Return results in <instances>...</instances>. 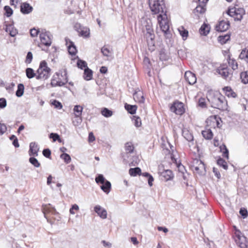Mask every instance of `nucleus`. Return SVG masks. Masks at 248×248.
<instances>
[{
    "mask_svg": "<svg viewBox=\"0 0 248 248\" xmlns=\"http://www.w3.org/2000/svg\"><path fill=\"white\" fill-rule=\"evenodd\" d=\"M132 121L134 125L136 127H139L141 125V121L140 117L137 116H133Z\"/></svg>",
    "mask_w": 248,
    "mask_h": 248,
    "instance_id": "4c0bfd02",
    "label": "nucleus"
},
{
    "mask_svg": "<svg viewBox=\"0 0 248 248\" xmlns=\"http://www.w3.org/2000/svg\"><path fill=\"white\" fill-rule=\"evenodd\" d=\"M29 162L35 167L38 168L40 166V164L38 160L34 157H31L29 158Z\"/></svg>",
    "mask_w": 248,
    "mask_h": 248,
    "instance_id": "603ef678",
    "label": "nucleus"
},
{
    "mask_svg": "<svg viewBox=\"0 0 248 248\" xmlns=\"http://www.w3.org/2000/svg\"><path fill=\"white\" fill-rule=\"evenodd\" d=\"M198 105H199V106H200V107H201L202 108H205L206 106L205 99L204 98H202V97L200 98L199 99Z\"/></svg>",
    "mask_w": 248,
    "mask_h": 248,
    "instance_id": "13d9d810",
    "label": "nucleus"
},
{
    "mask_svg": "<svg viewBox=\"0 0 248 248\" xmlns=\"http://www.w3.org/2000/svg\"><path fill=\"white\" fill-rule=\"evenodd\" d=\"M150 8L154 14H167L164 0H148Z\"/></svg>",
    "mask_w": 248,
    "mask_h": 248,
    "instance_id": "7ed1b4c3",
    "label": "nucleus"
},
{
    "mask_svg": "<svg viewBox=\"0 0 248 248\" xmlns=\"http://www.w3.org/2000/svg\"><path fill=\"white\" fill-rule=\"evenodd\" d=\"M200 32L202 35H207L210 31V27L209 25L203 23L200 29Z\"/></svg>",
    "mask_w": 248,
    "mask_h": 248,
    "instance_id": "cd10ccee",
    "label": "nucleus"
},
{
    "mask_svg": "<svg viewBox=\"0 0 248 248\" xmlns=\"http://www.w3.org/2000/svg\"><path fill=\"white\" fill-rule=\"evenodd\" d=\"M202 135L203 137L206 140H211L213 138V132L210 129L202 131Z\"/></svg>",
    "mask_w": 248,
    "mask_h": 248,
    "instance_id": "72a5a7b5",
    "label": "nucleus"
},
{
    "mask_svg": "<svg viewBox=\"0 0 248 248\" xmlns=\"http://www.w3.org/2000/svg\"><path fill=\"white\" fill-rule=\"evenodd\" d=\"M74 29L78 32L79 36L84 37H89L90 30L87 27H84L79 23H76L74 25Z\"/></svg>",
    "mask_w": 248,
    "mask_h": 248,
    "instance_id": "9d476101",
    "label": "nucleus"
},
{
    "mask_svg": "<svg viewBox=\"0 0 248 248\" xmlns=\"http://www.w3.org/2000/svg\"><path fill=\"white\" fill-rule=\"evenodd\" d=\"M228 60L230 66L233 70L238 68V64L234 59H231L230 57H229Z\"/></svg>",
    "mask_w": 248,
    "mask_h": 248,
    "instance_id": "37998d69",
    "label": "nucleus"
},
{
    "mask_svg": "<svg viewBox=\"0 0 248 248\" xmlns=\"http://www.w3.org/2000/svg\"><path fill=\"white\" fill-rule=\"evenodd\" d=\"M78 206L77 204H75L73 205L71 208L70 209V214L74 215L75 214V212L74 211V210H78Z\"/></svg>",
    "mask_w": 248,
    "mask_h": 248,
    "instance_id": "69168bd1",
    "label": "nucleus"
},
{
    "mask_svg": "<svg viewBox=\"0 0 248 248\" xmlns=\"http://www.w3.org/2000/svg\"><path fill=\"white\" fill-rule=\"evenodd\" d=\"M32 53L30 51L28 52L26 56V62L28 63H30L32 61Z\"/></svg>",
    "mask_w": 248,
    "mask_h": 248,
    "instance_id": "680f3d73",
    "label": "nucleus"
},
{
    "mask_svg": "<svg viewBox=\"0 0 248 248\" xmlns=\"http://www.w3.org/2000/svg\"><path fill=\"white\" fill-rule=\"evenodd\" d=\"M124 108L128 112L132 115L136 113L137 109V107L136 105H131L127 104H125Z\"/></svg>",
    "mask_w": 248,
    "mask_h": 248,
    "instance_id": "c756f323",
    "label": "nucleus"
},
{
    "mask_svg": "<svg viewBox=\"0 0 248 248\" xmlns=\"http://www.w3.org/2000/svg\"><path fill=\"white\" fill-rule=\"evenodd\" d=\"M39 31L34 28L30 30V34L32 37H35L37 35Z\"/></svg>",
    "mask_w": 248,
    "mask_h": 248,
    "instance_id": "338daca9",
    "label": "nucleus"
},
{
    "mask_svg": "<svg viewBox=\"0 0 248 248\" xmlns=\"http://www.w3.org/2000/svg\"><path fill=\"white\" fill-rule=\"evenodd\" d=\"M239 213L242 216L243 218H246L248 216V211L245 208H241L240 209Z\"/></svg>",
    "mask_w": 248,
    "mask_h": 248,
    "instance_id": "6e6d98bb",
    "label": "nucleus"
},
{
    "mask_svg": "<svg viewBox=\"0 0 248 248\" xmlns=\"http://www.w3.org/2000/svg\"><path fill=\"white\" fill-rule=\"evenodd\" d=\"M230 25V22L228 20H222L216 25V30L218 32H223L229 29Z\"/></svg>",
    "mask_w": 248,
    "mask_h": 248,
    "instance_id": "ddd939ff",
    "label": "nucleus"
},
{
    "mask_svg": "<svg viewBox=\"0 0 248 248\" xmlns=\"http://www.w3.org/2000/svg\"><path fill=\"white\" fill-rule=\"evenodd\" d=\"M230 39V34H226L224 35H219L218 37V41L221 44H224Z\"/></svg>",
    "mask_w": 248,
    "mask_h": 248,
    "instance_id": "473e14b6",
    "label": "nucleus"
},
{
    "mask_svg": "<svg viewBox=\"0 0 248 248\" xmlns=\"http://www.w3.org/2000/svg\"><path fill=\"white\" fill-rule=\"evenodd\" d=\"M50 71L51 69L47 66L46 62L43 61L40 63L39 68L37 70V75L31 68H27L26 69V74L27 78L30 79L35 77L37 79L46 80L50 77Z\"/></svg>",
    "mask_w": 248,
    "mask_h": 248,
    "instance_id": "f03ea898",
    "label": "nucleus"
},
{
    "mask_svg": "<svg viewBox=\"0 0 248 248\" xmlns=\"http://www.w3.org/2000/svg\"><path fill=\"white\" fill-rule=\"evenodd\" d=\"M205 6H203V5L198 4L194 10V13L196 14L197 13L201 14L204 13L206 10Z\"/></svg>",
    "mask_w": 248,
    "mask_h": 248,
    "instance_id": "e433bc0d",
    "label": "nucleus"
},
{
    "mask_svg": "<svg viewBox=\"0 0 248 248\" xmlns=\"http://www.w3.org/2000/svg\"><path fill=\"white\" fill-rule=\"evenodd\" d=\"M134 147L131 142H127L125 144V150L127 153H131L133 152Z\"/></svg>",
    "mask_w": 248,
    "mask_h": 248,
    "instance_id": "09e8293b",
    "label": "nucleus"
},
{
    "mask_svg": "<svg viewBox=\"0 0 248 248\" xmlns=\"http://www.w3.org/2000/svg\"><path fill=\"white\" fill-rule=\"evenodd\" d=\"M3 9L5 11V15L7 17H10L13 15V11L9 6H5Z\"/></svg>",
    "mask_w": 248,
    "mask_h": 248,
    "instance_id": "de8ad7c7",
    "label": "nucleus"
},
{
    "mask_svg": "<svg viewBox=\"0 0 248 248\" xmlns=\"http://www.w3.org/2000/svg\"><path fill=\"white\" fill-rule=\"evenodd\" d=\"M157 20L160 28L164 33L166 37L167 38H170L171 34L170 33V26L167 20V14H160L158 15L157 16Z\"/></svg>",
    "mask_w": 248,
    "mask_h": 248,
    "instance_id": "39448f33",
    "label": "nucleus"
},
{
    "mask_svg": "<svg viewBox=\"0 0 248 248\" xmlns=\"http://www.w3.org/2000/svg\"><path fill=\"white\" fill-rule=\"evenodd\" d=\"M195 172L198 173L200 175L205 174L206 172L205 164L204 163H202L201 164H200L198 166H196V168L194 169Z\"/></svg>",
    "mask_w": 248,
    "mask_h": 248,
    "instance_id": "a878e982",
    "label": "nucleus"
},
{
    "mask_svg": "<svg viewBox=\"0 0 248 248\" xmlns=\"http://www.w3.org/2000/svg\"><path fill=\"white\" fill-rule=\"evenodd\" d=\"M220 150L223 152V156L227 159L229 158V150L225 145H223V147H220Z\"/></svg>",
    "mask_w": 248,
    "mask_h": 248,
    "instance_id": "5fc2aeb1",
    "label": "nucleus"
},
{
    "mask_svg": "<svg viewBox=\"0 0 248 248\" xmlns=\"http://www.w3.org/2000/svg\"><path fill=\"white\" fill-rule=\"evenodd\" d=\"M52 36L49 32H41L40 34V39L41 43L38 46L41 48L42 50L47 52V49L42 47L44 45L46 46H49L52 43Z\"/></svg>",
    "mask_w": 248,
    "mask_h": 248,
    "instance_id": "423d86ee",
    "label": "nucleus"
},
{
    "mask_svg": "<svg viewBox=\"0 0 248 248\" xmlns=\"http://www.w3.org/2000/svg\"><path fill=\"white\" fill-rule=\"evenodd\" d=\"M43 155L46 158H50L51 156V151L48 149H45L43 151Z\"/></svg>",
    "mask_w": 248,
    "mask_h": 248,
    "instance_id": "052dcab7",
    "label": "nucleus"
},
{
    "mask_svg": "<svg viewBox=\"0 0 248 248\" xmlns=\"http://www.w3.org/2000/svg\"><path fill=\"white\" fill-rule=\"evenodd\" d=\"M206 97L212 107L220 110H225L227 108V102L225 97L219 92L209 90Z\"/></svg>",
    "mask_w": 248,
    "mask_h": 248,
    "instance_id": "f257e3e1",
    "label": "nucleus"
},
{
    "mask_svg": "<svg viewBox=\"0 0 248 248\" xmlns=\"http://www.w3.org/2000/svg\"><path fill=\"white\" fill-rule=\"evenodd\" d=\"M240 78L244 84L248 83V71L242 72L240 74Z\"/></svg>",
    "mask_w": 248,
    "mask_h": 248,
    "instance_id": "ea45409f",
    "label": "nucleus"
},
{
    "mask_svg": "<svg viewBox=\"0 0 248 248\" xmlns=\"http://www.w3.org/2000/svg\"><path fill=\"white\" fill-rule=\"evenodd\" d=\"M61 158L63 159L65 163L68 164L70 162L71 158L70 155L67 153H63L60 155Z\"/></svg>",
    "mask_w": 248,
    "mask_h": 248,
    "instance_id": "49530a36",
    "label": "nucleus"
},
{
    "mask_svg": "<svg viewBox=\"0 0 248 248\" xmlns=\"http://www.w3.org/2000/svg\"><path fill=\"white\" fill-rule=\"evenodd\" d=\"M7 105V101L5 98H0V108H4Z\"/></svg>",
    "mask_w": 248,
    "mask_h": 248,
    "instance_id": "e2e57ef3",
    "label": "nucleus"
},
{
    "mask_svg": "<svg viewBox=\"0 0 248 248\" xmlns=\"http://www.w3.org/2000/svg\"><path fill=\"white\" fill-rule=\"evenodd\" d=\"M141 169L139 167L130 168L129 170V173L131 176H136L137 175H140Z\"/></svg>",
    "mask_w": 248,
    "mask_h": 248,
    "instance_id": "c9c22d12",
    "label": "nucleus"
},
{
    "mask_svg": "<svg viewBox=\"0 0 248 248\" xmlns=\"http://www.w3.org/2000/svg\"><path fill=\"white\" fill-rule=\"evenodd\" d=\"M83 78L85 80L87 81L92 79L93 71L89 68V67H87L86 69H84Z\"/></svg>",
    "mask_w": 248,
    "mask_h": 248,
    "instance_id": "bb28decb",
    "label": "nucleus"
},
{
    "mask_svg": "<svg viewBox=\"0 0 248 248\" xmlns=\"http://www.w3.org/2000/svg\"><path fill=\"white\" fill-rule=\"evenodd\" d=\"M227 14L230 16L234 18L235 20L240 21L245 13L243 8H232L228 10Z\"/></svg>",
    "mask_w": 248,
    "mask_h": 248,
    "instance_id": "6e6552de",
    "label": "nucleus"
},
{
    "mask_svg": "<svg viewBox=\"0 0 248 248\" xmlns=\"http://www.w3.org/2000/svg\"><path fill=\"white\" fill-rule=\"evenodd\" d=\"M95 182L97 184H103L106 181H107L104 176L102 174H98L96 177H95Z\"/></svg>",
    "mask_w": 248,
    "mask_h": 248,
    "instance_id": "3c124183",
    "label": "nucleus"
},
{
    "mask_svg": "<svg viewBox=\"0 0 248 248\" xmlns=\"http://www.w3.org/2000/svg\"><path fill=\"white\" fill-rule=\"evenodd\" d=\"M144 36L146 39L149 50L151 51H154L155 50V35L152 26L149 24L145 26Z\"/></svg>",
    "mask_w": 248,
    "mask_h": 248,
    "instance_id": "20e7f679",
    "label": "nucleus"
},
{
    "mask_svg": "<svg viewBox=\"0 0 248 248\" xmlns=\"http://www.w3.org/2000/svg\"><path fill=\"white\" fill-rule=\"evenodd\" d=\"M159 59L162 61H167L169 59V56L165 52V50L163 48L161 49L159 51Z\"/></svg>",
    "mask_w": 248,
    "mask_h": 248,
    "instance_id": "a19ab883",
    "label": "nucleus"
},
{
    "mask_svg": "<svg viewBox=\"0 0 248 248\" xmlns=\"http://www.w3.org/2000/svg\"><path fill=\"white\" fill-rule=\"evenodd\" d=\"M101 52L103 55L108 58H112L113 54L112 48H109L108 46H104L101 49Z\"/></svg>",
    "mask_w": 248,
    "mask_h": 248,
    "instance_id": "412c9836",
    "label": "nucleus"
},
{
    "mask_svg": "<svg viewBox=\"0 0 248 248\" xmlns=\"http://www.w3.org/2000/svg\"><path fill=\"white\" fill-rule=\"evenodd\" d=\"M39 151V147L35 142H32L30 144L29 155L30 156H38V152Z\"/></svg>",
    "mask_w": 248,
    "mask_h": 248,
    "instance_id": "6ab92c4d",
    "label": "nucleus"
},
{
    "mask_svg": "<svg viewBox=\"0 0 248 248\" xmlns=\"http://www.w3.org/2000/svg\"><path fill=\"white\" fill-rule=\"evenodd\" d=\"M49 137L50 139H52L53 141L54 142L57 140H58L59 142L61 141L60 137L57 133H51L49 134Z\"/></svg>",
    "mask_w": 248,
    "mask_h": 248,
    "instance_id": "8fccbe9b",
    "label": "nucleus"
},
{
    "mask_svg": "<svg viewBox=\"0 0 248 248\" xmlns=\"http://www.w3.org/2000/svg\"><path fill=\"white\" fill-rule=\"evenodd\" d=\"M77 64L78 68L81 69H85L88 67L87 62L85 61L80 59L78 60Z\"/></svg>",
    "mask_w": 248,
    "mask_h": 248,
    "instance_id": "79ce46f5",
    "label": "nucleus"
},
{
    "mask_svg": "<svg viewBox=\"0 0 248 248\" xmlns=\"http://www.w3.org/2000/svg\"><path fill=\"white\" fill-rule=\"evenodd\" d=\"M83 109V107L80 106V105H76L74 107L73 111L74 112L75 116L76 117L78 118H79L78 120L79 121L78 122V123H80L82 121L80 116L82 115Z\"/></svg>",
    "mask_w": 248,
    "mask_h": 248,
    "instance_id": "5701e85b",
    "label": "nucleus"
},
{
    "mask_svg": "<svg viewBox=\"0 0 248 248\" xmlns=\"http://www.w3.org/2000/svg\"><path fill=\"white\" fill-rule=\"evenodd\" d=\"M161 179L164 181H168L171 180L173 177L174 175L172 171L170 170H164L160 173Z\"/></svg>",
    "mask_w": 248,
    "mask_h": 248,
    "instance_id": "2eb2a0df",
    "label": "nucleus"
},
{
    "mask_svg": "<svg viewBox=\"0 0 248 248\" xmlns=\"http://www.w3.org/2000/svg\"><path fill=\"white\" fill-rule=\"evenodd\" d=\"M213 172L214 173L215 176L217 178H220V177H221V175H220V172L219 171H218V169L216 168H213Z\"/></svg>",
    "mask_w": 248,
    "mask_h": 248,
    "instance_id": "774afa93",
    "label": "nucleus"
},
{
    "mask_svg": "<svg viewBox=\"0 0 248 248\" xmlns=\"http://www.w3.org/2000/svg\"><path fill=\"white\" fill-rule=\"evenodd\" d=\"M24 91V86L23 84L20 83L17 85V90L16 92V95L17 97H21Z\"/></svg>",
    "mask_w": 248,
    "mask_h": 248,
    "instance_id": "f704fd0d",
    "label": "nucleus"
},
{
    "mask_svg": "<svg viewBox=\"0 0 248 248\" xmlns=\"http://www.w3.org/2000/svg\"><path fill=\"white\" fill-rule=\"evenodd\" d=\"M182 135L184 138L188 141H191L193 140V135L186 129L182 130Z\"/></svg>",
    "mask_w": 248,
    "mask_h": 248,
    "instance_id": "2f4dec72",
    "label": "nucleus"
},
{
    "mask_svg": "<svg viewBox=\"0 0 248 248\" xmlns=\"http://www.w3.org/2000/svg\"><path fill=\"white\" fill-rule=\"evenodd\" d=\"M203 162L201 160H199L197 158L194 159L192 162V167L194 168V169L196 168V166H198L200 164H201Z\"/></svg>",
    "mask_w": 248,
    "mask_h": 248,
    "instance_id": "4d7b16f0",
    "label": "nucleus"
},
{
    "mask_svg": "<svg viewBox=\"0 0 248 248\" xmlns=\"http://www.w3.org/2000/svg\"><path fill=\"white\" fill-rule=\"evenodd\" d=\"M223 90L226 96L228 97L236 98L237 94L231 88V87L227 86L223 88Z\"/></svg>",
    "mask_w": 248,
    "mask_h": 248,
    "instance_id": "b1692460",
    "label": "nucleus"
},
{
    "mask_svg": "<svg viewBox=\"0 0 248 248\" xmlns=\"http://www.w3.org/2000/svg\"><path fill=\"white\" fill-rule=\"evenodd\" d=\"M52 105L54 106L55 108L61 109L62 108V103L57 100H53L52 103Z\"/></svg>",
    "mask_w": 248,
    "mask_h": 248,
    "instance_id": "864d4df0",
    "label": "nucleus"
},
{
    "mask_svg": "<svg viewBox=\"0 0 248 248\" xmlns=\"http://www.w3.org/2000/svg\"><path fill=\"white\" fill-rule=\"evenodd\" d=\"M178 31L182 37L184 41L187 39L188 36V31L187 30L185 29L184 27L181 26L178 29Z\"/></svg>",
    "mask_w": 248,
    "mask_h": 248,
    "instance_id": "c85d7f7f",
    "label": "nucleus"
},
{
    "mask_svg": "<svg viewBox=\"0 0 248 248\" xmlns=\"http://www.w3.org/2000/svg\"><path fill=\"white\" fill-rule=\"evenodd\" d=\"M33 10V7L27 2H23L20 5V12L24 15L31 13Z\"/></svg>",
    "mask_w": 248,
    "mask_h": 248,
    "instance_id": "a211bd4d",
    "label": "nucleus"
},
{
    "mask_svg": "<svg viewBox=\"0 0 248 248\" xmlns=\"http://www.w3.org/2000/svg\"><path fill=\"white\" fill-rule=\"evenodd\" d=\"M54 76H55V78L58 80H63V78L65 77L64 75L63 71L61 73V75L59 72L56 73Z\"/></svg>",
    "mask_w": 248,
    "mask_h": 248,
    "instance_id": "bf43d9fd",
    "label": "nucleus"
},
{
    "mask_svg": "<svg viewBox=\"0 0 248 248\" xmlns=\"http://www.w3.org/2000/svg\"><path fill=\"white\" fill-rule=\"evenodd\" d=\"M216 71L225 79H227L230 75L229 69L226 64L221 65L217 68Z\"/></svg>",
    "mask_w": 248,
    "mask_h": 248,
    "instance_id": "f8f14e48",
    "label": "nucleus"
},
{
    "mask_svg": "<svg viewBox=\"0 0 248 248\" xmlns=\"http://www.w3.org/2000/svg\"><path fill=\"white\" fill-rule=\"evenodd\" d=\"M239 58L242 60H244L248 63V49H243L240 53Z\"/></svg>",
    "mask_w": 248,
    "mask_h": 248,
    "instance_id": "58836bf2",
    "label": "nucleus"
},
{
    "mask_svg": "<svg viewBox=\"0 0 248 248\" xmlns=\"http://www.w3.org/2000/svg\"><path fill=\"white\" fill-rule=\"evenodd\" d=\"M101 114L105 117H109L112 115V111L107 108H103L101 111Z\"/></svg>",
    "mask_w": 248,
    "mask_h": 248,
    "instance_id": "a18cd8bd",
    "label": "nucleus"
},
{
    "mask_svg": "<svg viewBox=\"0 0 248 248\" xmlns=\"http://www.w3.org/2000/svg\"><path fill=\"white\" fill-rule=\"evenodd\" d=\"M185 78L190 85H193L196 82L197 78L195 75L190 71H186L185 74Z\"/></svg>",
    "mask_w": 248,
    "mask_h": 248,
    "instance_id": "dca6fc26",
    "label": "nucleus"
},
{
    "mask_svg": "<svg viewBox=\"0 0 248 248\" xmlns=\"http://www.w3.org/2000/svg\"><path fill=\"white\" fill-rule=\"evenodd\" d=\"M234 239L237 245L241 248L247 247V241L246 237L242 234V232L238 230L234 232Z\"/></svg>",
    "mask_w": 248,
    "mask_h": 248,
    "instance_id": "0eeeda50",
    "label": "nucleus"
},
{
    "mask_svg": "<svg viewBox=\"0 0 248 248\" xmlns=\"http://www.w3.org/2000/svg\"><path fill=\"white\" fill-rule=\"evenodd\" d=\"M7 130V127L4 124L0 123V134H4Z\"/></svg>",
    "mask_w": 248,
    "mask_h": 248,
    "instance_id": "0e129e2a",
    "label": "nucleus"
},
{
    "mask_svg": "<svg viewBox=\"0 0 248 248\" xmlns=\"http://www.w3.org/2000/svg\"><path fill=\"white\" fill-rule=\"evenodd\" d=\"M170 110L177 115H181L185 112L184 104L181 102L176 101L170 107Z\"/></svg>",
    "mask_w": 248,
    "mask_h": 248,
    "instance_id": "1a4fd4ad",
    "label": "nucleus"
},
{
    "mask_svg": "<svg viewBox=\"0 0 248 248\" xmlns=\"http://www.w3.org/2000/svg\"><path fill=\"white\" fill-rule=\"evenodd\" d=\"M43 213L46 218H47L46 214L47 213H51L53 215H56L58 214L56 209L54 207L52 206L51 204L46 205L43 207Z\"/></svg>",
    "mask_w": 248,
    "mask_h": 248,
    "instance_id": "aec40b11",
    "label": "nucleus"
},
{
    "mask_svg": "<svg viewBox=\"0 0 248 248\" xmlns=\"http://www.w3.org/2000/svg\"><path fill=\"white\" fill-rule=\"evenodd\" d=\"M5 31L7 32H9L10 35L12 37H15L18 33L16 29L12 24L6 26Z\"/></svg>",
    "mask_w": 248,
    "mask_h": 248,
    "instance_id": "393cba45",
    "label": "nucleus"
},
{
    "mask_svg": "<svg viewBox=\"0 0 248 248\" xmlns=\"http://www.w3.org/2000/svg\"><path fill=\"white\" fill-rule=\"evenodd\" d=\"M101 189L105 193H108L111 188V183L108 181H106V182L102 184L100 186Z\"/></svg>",
    "mask_w": 248,
    "mask_h": 248,
    "instance_id": "7c9ffc66",
    "label": "nucleus"
},
{
    "mask_svg": "<svg viewBox=\"0 0 248 248\" xmlns=\"http://www.w3.org/2000/svg\"><path fill=\"white\" fill-rule=\"evenodd\" d=\"M94 212L102 218L105 219L107 217V212L106 209L101 206L97 205L94 207Z\"/></svg>",
    "mask_w": 248,
    "mask_h": 248,
    "instance_id": "f3484780",
    "label": "nucleus"
},
{
    "mask_svg": "<svg viewBox=\"0 0 248 248\" xmlns=\"http://www.w3.org/2000/svg\"><path fill=\"white\" fill-rule=\"evenodd\" d=\"M68 41L69 42V45L68 46V51L71 55H75L77 53V49L74 43L71 41L69 39L65 38V41L66 44L68 43Z\"/></svg>",
    "mask_w": 248,
    "mask_h": 248,
    "instance_id": "4be33fe9",
    "label": "nucleus"
},
{
    "mask_svg": "<svg viewBox=\"0 0 248 248\" xmlns=\"http://www.w3.org/2000/svg\"><path fill=\"white\" fill-rule=\"evenodd\" d=\"M133 98L136 102L139 103H143L145 101L143 93L139 88L135 90L133 93Z\"/></svg>",
    "mask_w": 248,
    "mask_h": 248,
    "instance_id": "4468645a",
    "label": "nucleus"
},
{
    "mask_svg": "<svg viewBox=\"0 0 248 248\" xmlns=\"http://www.w3.org/2000/svg\"><path fill=\"white\" fill-rule=\"evenodd\" d=\"M64 75L65 76V78H63V80H58L56 78L55 76H53V78L51 80V84L53 87L56 86H63L68 82V77L67 75L66 70L64 69L63 70Z\"/></svg>",
    "mask_w": 248,
    "mask_h": 248,
    "instance_id": "9b49d317",
    "label": "nucleus"
},
{
    "mask_svg": "<svg viewBox=\"0 0 248 248\" xmlns=\"http://www.w3.org/2000/svg\"><path fill=\"white\" fill-rule=\"evenodd\" d=\"M217 164L218 166L222 167L224 169H228V165L227 162L222 158H219L217 160Z\"/></svg>",
    "mask_w": 248,
    "mask_h": 248,
    "instance_id": "c03bdc74",
    "label": "nucleus"
}]
</instances>
